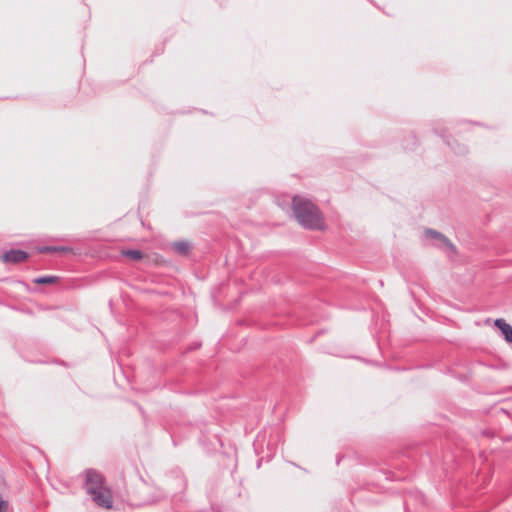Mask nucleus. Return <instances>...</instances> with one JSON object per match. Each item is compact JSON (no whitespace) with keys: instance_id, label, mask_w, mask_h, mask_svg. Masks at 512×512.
Returning a JSON list of instances; mask_svg holds the SVG:
<instances>
[{"instance_id":"6","label":"nucleus","mask_w":512,"mask_h":512,"mask_svg":"<svg viewBox=\"0 0 512 512\" xmlns=\"http://www.w3.org/2000/svg\"><path fill=\"white\" fill-rule=\"evenodd\" d=\"M494 325L501 331L505 341L512 344V326L502 318L496 319Z\"/></svg>"},{"instance_id":"11","label":"nucleus","mask_w":512,"mask_h":512,"mask_svg":"<svg viewBox=\"0 0 512 512\" xmlns=\"http://www.w3.org/2000/svg\"><path fill=\"white\" fill-rule=\"evenodd\" d=\"M457 147H452L453 151L456 154H465L467 152V147L465 145H461L459 143H456Z\"/></svg>"},{"instance_id":"1","label":"nucleus","mask_w":512,"mask_h":512,"mask_svg":"<svg viewBox=\"0 0 512 512\" xmlns=\"http://www.w3.org/2000/svg\"><path fill=\"white\" fill-rule=\"evenodd\" d=\"M292 209L297 221L304 228L321 230L324 227L322 213L310 200L296 195L292 199Z\"/></svg>"},{"instance_id":"9","label":"nucleus","mask_w":512,"mask_h":512,"mask_svg":"<svg viewBox=\"0 0 512 512\" xmlns=\"http://www.w3.org/2000/svg\"><path fill=\"white\" fill-rule=\"evenodd\" d=\"M59 280V277L47 275V276H41L34 279V283L36 284H52Z\"/></svg>"},{"instance_id":"2","label":"nucleus","mask_w":512,"mask_h":512,"mask_svg":"<svg viewBox=\"0 0 512 512\" xmlns=\"http://www.w3.org/2000/svg\"><path fill=\"white\" fill-rule=\"evenodd\" d=\"M86 480H85V490L87 494H90V491H98L104 488L105 478L104 476L94 469H87L85 472Z\"/></svg>"},{"instance_id":"10","label":"nucleus","mask_w":512,"mask_h":512,"mask_svg":"<svg viewBox=\"0 0 512 512\" xmlns=\"http://www.w3.org/2000/svg\"><path fill=\"white\" fill-rule=\"evenodd\" d=\"M123 254L125 256H127L128 258L135 260V261L141 260L143 258L142 251L137 250V249H128V250L124 251Z\"/></svg>"},{"instance_id":"8","label":"nucleus","mask_w":512,"mask_h":512,"mask_svg":"<svg viewBox=\"0 0 512 512\" xmlns=\"http://www.w3.org/2000/svg\"><path fill=\"white\" fill-rule=\"evenodd\" d=\"M40 251L42 253L69 252L71 248L67 246H44Z\"/></svg>"},{"instance_id":"4","label":"nucleus","mask_w":512,"mask_h":512,"mask_svg":"<svg viewBox=\"0 0 512 512\" xmlns=\"http://www.w3.org/2000/svg\"><path fill=\"white\" fill-rule=\"evenodd\" d=\"M424 235L427 239L435 241V243H433L434 245L440 248H447L453 252L456 251V248L453 245V243L444 234L428 228L425 230Z\"/></svg>"},{"instance_id":"12","label":"nucleus","mask_w":512,"mask_h":512,"mask_svg":"<svg viewBox=\"0 0 512 512\" xmlns=\"http://www.w3.org/2000/svg\"><path fill=\"white\" fill-rule=\"evenodd\" d=\"M8 509V501L4 500L2 495L0 494V512H7Z\"/></svg>"},{"instance_id":"5","label":"nucleus","mask_w":512,"mask_h":512,"mask_svg":"<svg viewBox=\"0 0 512 512\" xmlns=\"http://www.w3.org/2000/svg\"><path fill=\"white\" fill-rule=\"evenodd\" d=\"M29 257V254L21 249H11L9 251H6L2 255V260L5 263H12V264H19L21 262H24Z\"/></svg>"},{"instance_id":"7","label":"nucleus","mask_w":512,"mask_h":512,"mask_svg":"<svg viewBox=\"0 0 512 512\" xmlns=\"http://www.w3.org/2000/svg\"><path fill=\"white\" fill-rule=\"evenodd\" d=\"M172 247L181 256H187L190 251V244L187 241H176L172 244Z\"/></svg>"},{"instance_id":"3","label":"nucleus","mask_w":512,"mask_h":512,"mask_svg":"<svg viewBox=\"0 0 512 512\" xmlns=\"http://www.w3.org/2000/svg\"><path fill=\"white\" fill-rule=\"evenodd\" d=\"M92 500L99 506L105 509H111L113 506V499L111 491L104 487L98 491H90L89 494Z\"/></svg>"}]
</instances>
